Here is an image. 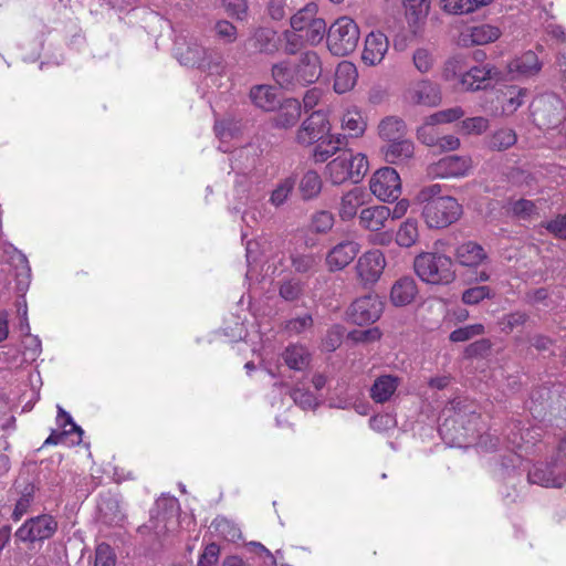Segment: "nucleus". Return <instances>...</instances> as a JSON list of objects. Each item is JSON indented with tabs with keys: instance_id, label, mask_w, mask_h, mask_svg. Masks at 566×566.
I'll return each instance as SVG.
<instances>
[{
	"instance_id": "obj_43",
	"label": "nucleus",
	"mask_w": 566,
	"mask_h": 566,
	"mask_svg": "<svg viewBox=\"0 0 566 566\" xmlns=\"http://www.w3.org/2000/svg\"><path fill=\"white\" fill-rule=\"evenodd\" d=\"M490 127V122L483 116L468 117L458 124V132L462 135H482Z\"/></svg>"
},
{
	"instance_id": "obj_1",
	"label": "nucleus",
	"mask_w": 566,
	"mask_h": 566,
	"mask_svg": "<svg viewBox=\"0 0 566 566\" xmlns=\"http://www.w3.org/2000/svg\"><path fill=\"white\" fill-rule=\"evenodd\" d=\"M368 168L366 155L344 149L326 164L324 175L333 186H340L347 181L358 184L367 174Z\"/></svg>"
},
{
	"instance_id": "obj_38",
	"label": "nucleus",
	"mask_w": 566,
	"mask_h": 566,
	"mask_svg": "<svg viewBox=\"0 0 566 566\" xmlns=\"http://www.w3.org/2000/svg\"><path fill=\"white\" fill-rule=\"evenodd\" d=\"M272 76L282 88L290 90L296 84H302L296 66L292 67L287 62L274 64L272 67Z\"/></svg>"
},
{
	"instance_id": "obj_16",
	"label": "nucleus",
	"mask_w": 566,
	"mask_h": 566,
	"mask_svg": "<svg viewBox=\"0 0 566 566\" xmlns=\"http://www.w3.org/2000/svg\"><path fill=\"white\" fill-rule=\"evenodd\" d=\"M346 145V135L339 133L332 134L329 132L312 146L311 159L315 164L328 163V159L340 150L343 151Z\"/></svg>"
},
{
	"instance_id": "obj_52",
	"label": "nucleus",
	"mask_w": 566,
	"mask_h": 566,
	"mask_svg": "<svg viewBox=\"0 0 566 566\" xmlns=\"http://www.w3.org/2000/svg\"><path fill=\"white\" fill-rule=\"evenodd\" d=\"M412 61L415 67L420 73L430 72L434 65L433 54L428 49L424 48H419L413 52Z\"/></svg>"
},
{
	"instance_id": "obj_19",
	"label": "nucleus",
	"mask_w": 566,
	"mask_h": 566,
	"mask_svg": "<svg viewBox=\"0 0 566 566\" xmlns=\"http://www.w3.org/2000/svg\"><path fill=\"white\" fill-rule=\"evenodd\" d=\"M527 479L533 484L545 488H562L566 482L565 474L556 464H538L530 470Z\"/></svg>"
},
{
	"instance_id": "obj_64",
	"label": "nucleus",
	"mask_w": 566,
	"mask_h": 566,
	"mask_svg": "<svg viewBox=\"0 0 566 566\" xmlns=\"http://www.w3.org/2000/svg\"><path fill=\"white\" fill-rule=\"evenodd\" d=\"M511 210L514 216L527 219L536 213V205L532 200L520 199L512 203Z\"/></svg>"
},
{
	"instance_id": "obj_2",
	"label": "nucleus",
	"mask_w": 566,
	"mask_h": 566,
	"mask_svg": "<svg viewBox=\"0 0 566 566\" xmlns=\"http://www.w3.org/2000/svg\"><path fill=\"white\" fill-rule=\"evenodd\" d=\"M417 276L428 284H449L455 279L453 260L442 253L421 252L413 260Z\"/></svg>"
},
{
	"instance_id": "obj_18",
	"label": "nucleus",
	"mask_w": 566,
	"mask_h": 566,
	"mask_svg": "<svg viewBox=\"0 0 566 566\" xmlns=\"http://www.w3.org/2000/svg\"><path fill=\"white\" fill-rule=\"evenodd\" d=\"M499 74L496 67L490 64L472 66L461 75L460 87L464 91L486 88L489 82Z\"/></svg>"
},
{
	"instance_id": "obj_25",
	"label": "nucleus",
	"mask_w": 566,
	"mask_h": 566,
	"mask_svg": "<svg viewBox=\"0 0 566 566\" xmlns=\"http://www.w3.org/2000/svg\"><path fill=\"white\" fill-rule=\"evenodd\" d=\"M418 294L416 281L411 276L398 279L390 290V301L395 306L410 304Z\"/></svg>"
},
{
	"instance_id": "obj_54",
	"label": "nucleus",
	"mask_w": 566,
	"mask_h": 566,
	"mask_svg": "<svg viewBox=\"0 0 566 566\" xmlns=\"http://www.w3.org/2000/svg\"><path fill=\"white\" fill-rule=\"evenodd\" d=\"M94 566H116V555L111 545L101 543L96 546Z\"/></svg>"
},
{
	"instance_id": "obj_46",
	"label": "nucleus",
	"mask_w": 566,
	"mask_h": 566,
	"mask_svg": "<svg viewBox=\"0 0 566 566\" xmlns=\"http://www.w3.org/2000/svg\"><path fill=\"white\" fill-rule=\"evenodd\" d=\"M295 181L293 178H285L281 182H279L275 189L272 191L270 197V202L275 206H282L292 193L294 189Z\"/></svg>"
},
{
	"instance_id": "obj_7",
	"label": "nucleus",
	"mask_w": 566,
	"mask_h": 566,
	"mask_svg": "<svg viewBox=\"0 0 566 566\" xmlns=\"http://www.w3.org/2000/svg\"><path fill=\"white\" fill-rule=\"evenodd\" d=\"M332 129L326 114L321 111L313 112L306 117L295 134V142L303 147H311L325 137Z\"/></svg>"
},
{
	"instance_id": "obj_3",
	"label": "nucleus",
	"mask_w": 566,
	"mask_h": 566,
	"mask_svg": "<svg viewBox=\"0 0 566 566\" xmlns=\"http://www.w3.org/2000/svg\"><path fill=\"white\" fill-rule=\"evenodd\" d=\"M463 214L462 205L451 196H440L428 201L422 217L430 229H444L455 223Z\"/></svg>"
},
{
	"instance_id": "obj_24",
	"label": "nucleus",
	"mask_w": 566,
	"mask_h": 566,
	"mask_svg": "<svg viewBox=\"0 0 566 566\" xmlns=\"http://www.w3.org/2000/svg\"><path fill=\"white\" fill-rule=\"evenodd\" d=\"M340 128L348 138L361 137L367 128V122L357 106L346 108L340 116Z\"/></svg>"
},
{
	"instance_id": "obj_42",
	"label": "nucleus",
	"mask_w": 566,
	"mask_h": 566,
	"mask_svg": "<svg viewBox=\"0 0 566 566\" xmlns=\"http://www.w3.org/2000/svg\"><path fill=\"white\" fill-rule=\"evenodd\" d=\"M318 7L315 2H308L291 17V28L296 32H303L312 21L316 20Z\"/></svg>"
},
{
	"instance_id": "obj_45",
	"label": "nucleus",
	"mask_w": 566,
	"mask_h": 566,
	"mask_svg": "<svg viewBox=\"0 0 566 566\" xmlns=\"http://www.w3.org/2000/svg\"><path fill=\"white\" fill-rule=\"evenodd\" d=\"M484 333H485L484 325L478 323V324L459 327V328L452 331L449 335V339L453 343H461V342H467V340L473 338L474 336L483 335Z\"/></svg>"
},
{
	"instance_id": "obj_21",
	"label": "nucleus",
	"mask_w": 566,
	"mask_h": 566,
	"mask_svg": "<svg viewBox=\"0 0 566 566\" xmlns=\"http://www.w3.org/2000/svg\"><path fill=\"white\" fill-rule=\"evenodd\" d=\"M501 35L497 27L491 24L473 25L464 29L460 34V42L465 45H484L496 41Z\"/></svg>"
},
{
	"instance_id": "obj_27",
	"label": "nucleus",
	"mask_w": 566,
	"mask_h": 566,
	"mask_svg": "<svg viewBox=\"0 0 566 566\" xmlns=\"http://www.w3.org/2000/svg\"><path fill=\"white\" fill-rule=\"evenodd\" d=\"M390 208L386 206H373L364 208L359 213V224L367 230L378 231L385 227L390 218Z\"/></svg>"
},
{
	"instance_id": "obj_28",
	"label": "nucleus",
	"mask_w": 566,
	"mask_h": 566,
	"mask_svg": "<svg viewBox=\"0 0 566 566\" xmlns=\"http://www.w3.org/2000/svg\"><path fill=\"white\" fill-rule=\"evenodd\" d=\"M357 78L358 72L355 64L349 61H342L335 71L334 91L337 94L352 91L356 85Z\"/></svg>"
},
{
	"instance_id": "obj_60",
	"label": "nucleus",
	"mask_w": 566,
	"mask_h": 566,
	"mask_svg": "<svg viewBox=\"0 0 566 566\" xmlns=\"http://www.w3.org/2000/svg\"><path fill=\"white\" fill-rule=\"evenodd\" d=\"M312 325V315L305 314L303 316H298L286 321L284 324V331L289 334L297 335L303 333L305 329L310 328Z\"/></svg>"
},
{
	"instance_id": "obj_63",
	"label": "nucleus",
	"mask_w": 566,
	"mask_h": 566,
	"mask_svg": "<svg viewBox=\"0 0 566 566\" xmlns=\"http://www.w3.org/2000/svg\"><path fill=\"white\" fill-rule=\"evenodd\" d=\"M220 547L216 543L208 544L199 557L198 566H218Z\"/></svg>"
},
{
	"instance_id": "obj_50",
	"label": "nucleus",
	"mask_w": 566,
	"mask_h": 566,
	"mask_svg": "<svg viewBox=\"0 0 566 566\" xmlns=\"http://www.w3.org/2000/svg\"><path fill=\"white\" fill-rule=\"evenodd\" d=\"M492 296V290L488 285H480L465 290L462 293V302L468 305H475Z\"/></svg>"
},
{
	"instance_id": "obj_17",
	"label": "nucleus",
	"mask_w": 566,
	"mask_h": 566,
	"mask_svg": "<svg viewBox=\"0 0 566 566\" xmlns=\"http://www.w3.org/2000/svg\"><path fill=\"white\" fill-rule=\"evenodd\" d=\"M388 49L389 41L386 34L380 31H373L365 39L361 60L366 65H378L384 60Z\"/></svg>"
},
{
	"instance_id": "obj_41",
	"label": "nucleus",
	"mask_w": 566,
	"mask_h": 566,
	"mask_svg": "<svg viewBox=\"0 0 566 566\" xmlns=\"http://www.w3.org/2000/svg\"><path fill=\"white\" fill-rule=\"evenodd\" d=\"M517 142V135L512 128H500L488 137V147L493 151H504Z\"/></svg>"
},
{
	"instance_id": "obj_30",
	"label": "nucleus",
	"mask_w": 566,
	"mask_h": 566,
	"mask_svg": "<svg viewBox=\"0 0 566 566\" xmlns=\"http://www.w3.org/2000/svg\"><path fill=\"white\" fill-rule=\"evenodd\" d=\"M507 67L511 73L528 77L536 75L541 71L542 63L535 52L526 51L513 59Z\"/></svg>"
},
{
	"instance_id": "obj_11",
	"label": "nucleus",
	"mask_w": 566,
	"mask_h": 566,
	"mask_svg": "<svg viewBox=\"0 0 566 566\" xmlns=\"http://www.w3.org/2000/svg\"><path fill=\"white\" fill-rule=\"evenodd\" d=\"M56 422L60 430H52L42 447L66 443L76 444L81 442L83 433L81 427L77 426L72 417L61 407H59Z\"/></svg>"
},
{
	"instance_id": "obj_59",
	"label": "nucleus",
	"mask_w": 566,
	"mask_h": 566,
	"mask_svg": "<svg viewBox=\"0 0 566 566\" xmlns=\"http://www.w3.org/2000/svg\"><path fill=\"white\" fill-rule=\"evenodd\" d=\"M464 116V111L460 106L447 108L430 115L431 120L437 124H449L461 119Z\"/></svg>"
},
{
	"instance_id": "obj_39",
	"label": "nucleus",
	"mask_w": 566,
	"mask_h": 566,
	"mask_svg": "<svg viewBox=\"0 0 566 566\" xmlns=\"http://www.w3.org/2000/svg\"><path fill=\"white\" fill-rule=\"evenodd\" d=\"M493 0H441V8L450 14H468L490 4Z\"/></svg>"
},
{
	"instance_id": "obj_48",
	"label": "nucleus",
	"mask_w": 566,
	"mask_h": 566,
	"mask_svg": "<svg viewBox=\"0 0 566 566\" xmlns=\"http://www.w3.org/2000/svg\"><path fill=\"white\" fill-rule=\"evenodd\" d=\"M303 32H305L303 36L305 38L306 43L316 45L323 40L325 35L326 23L324 19L317 18L316 20L312 21V23L307 25Z\"/></svg>"
},
{
	"instance_id": "obj_40",
	"label": "nucleus",
	"mask_w": 566,
	"mask_h": 566,
	"mask_svg": "<svg viewBox=\"0 0 566 566\" xmlns=\"http://www.w3.org/2000/svg\"><path fill=\"white\" fill-rule=\"evenodd\" d=\"M419 240L418 220L406 219L396 232V243L401 248H410Z\"/></svg>"
},
{
	"instance_id": "obj_35",
	"label": "nucleus",
	"mask_w": 566,
	"mask_h": 566,
	"mask_svg": "<svg viewBox=\"0 0 566 566\" xmlns=\"http://www.w3.org/2000/svg\"><path fill=\"white\" fill-rule=\"evenodd\" d=\"M415 146L410 139L401 138L388 144L385 148V158L390 164H400L413 156Z\"/></svg>"
},
{
	"instance_id": "obj_47",
	"label": "nucleus",
	"mask_w": 566,
	"mask_h": 566,
	"mask_svg": "<svg viewBox=\"0 0 566 566\" xmlns=\"http://www.w3.org/2000/svg\"><path fill=\"white\" fill-rule=\"evenodd\" d=\"M334 226V216L332 212L321 210L315 212L311 219V230L316 233H327Z\"/></svg>"
},
{
	"instance_id": "obj_32",
	"label": "nucleus",
	"mask_w": 566,
	"mask_h": 566,
	"mask_svg": "<svg viewBox=\"0 0 566 566\" xmlns=\"http://www.w3.org/2000/svg\"><path fill=\"white\" fill-rule=\"evenodd\" d=\"M250 98L256 107L265 112H272L280 105L276 90L269 85L253 86L250 91Z\"/></svg>"
},
{
	"instance_id": "obj_57",
	"label": "nucleus",
	"mask_w": 566,
	"mask_h": 566,
	"mask_svg": "<svg viewBox=\"0 0 566 566\" xmlns=\"http://www.w3.org/2000/svg\"><path fill=\"white\" fill-rule=\"evenodd\" d=\"M381 331L378 327L367 329H354L348 333V338L354 343H373L381 338Z\"/></svg>"
},
{
	"instance_id": "obj_36",
	"label": "nucleus",
	"mask_w": 566,
	"mask_h": 566,
	"mask_svg": "<svg viewBox=\"0 0 566 566\" xmlns=\"http://www.w3.org/2000/svg\"><path fill=\"white\" fill-rule=\"evenodd\" d=\"M323 188V180L321 175L310 169L303 174L300 184L298 191L303 200H312L319 196Z\"/></svg>"
},
{
	"instance_id": "obj_58",
	"label": "nucleus",
	"mask_w": 566,
	"mask_h": 566,
	"mask_svg": "<svg viewBox=\"0 0 566 566\" xmlns=\"http://www.w3.org/2000/svg\"><path fill=\"white\" fill-rule=\"evenodd\" d=\"M303 293V285L296 280L283 281L279 289V294L285 301H295Z\"/></svg>"
},
{
	"instance_id": "obj_6",
	"label": "nucleus",
	"mask_w": 566,
	"mask_h": 566,
	"mask_svg": "<svg viewBox=\"0 0 566 566\" xmlns=\"http://www.w3.org/2000/svg\"><path fill=\"white\" fill-rule=\"evenodd\" d=\"M387 265L385 254L379 249L364 252L355 265L357 280L365 286L377 283Z\"/></svg>"
},
{
	"instance_id": "obj_9",
	"label": "nucleus",
	"mask_w": 566,
	"mask_h": 566,
	"mask_svg": "<svg viewBox=\"0 0 566 566\" xmlns=\"http://www.w3.org/2000/svg\"><path fill=\"white\" fill-rule=\"evenodd\" d=\"M473 167L471 156L450 155L442 157L428 167V174L433 178L450 179L469 176Z\"/></svg>"
},
{
	"instance_id": "obj_4",
	"label": "nucleus",
	"mask_w": 566,
	"mask_h": 566,
	"mask_svg": "<svg viewBox=\"0 0 566 566\" xmlns=\"http://www.w3.org/2000/svg\"><path fill=\"white\" fill-rule=\"evenodd\" d=\"M358 41V25L348 17L337 19L328 29L327 48L333 55L346 56L350 54L355 51Z\"/></svg>"
},
{
	"instance_id": "obj_51",
	"label": "nucleus",
	"mask_w": 566,
	"mask_h": 566,
	"mask_svg": "<svg viewBox=\"0 0 566 566\" xmlns=\"http://www.w3.org/2000/svg\"><path fill=\"white\" fill-rule=\"evenodd\" d=\"M542 227L555 239L566 240V213H559L552 220L543 222Z\"/></svg>"
},
{
	"instance_id": "obj_26",
	"label": "nucleus",
	"mask_w": 566,
	"mask_h": 566,
	"mask_svg": "<svg viewBox=\"0 0 566 566\" xmlns=\"http://www.w3.org/2000/svg\"><path fill=\"white\" fill-rule=\"evenodd\" d=\"M252 48L261 53L274 54L281 46V36L269 28H259L250 39Z\"/></svg>"
},
{
	"instance_id": "obj_61",
	"label": "nucleus",
	"mask_w": 566,
	"mask_h": 566,
	"mask_svg": "<svg viewBox=\"0 0 566 566\" xmlns=\"http://www.w3.org/2000/svg\"><path fill=\"white\" fill-rule=\"evenodd\" d=\"M226 12L238 20H244L248 15L247 0H222Z\"/></svg>"
},
{
	"instance_id": "obj_10",
	"label": "nucleus",
	"mask_w": 566,
	"mask_h": 566,
	"mask_svg": "<svg viewBox=\"0 0 566 566\" xmlns=\"http://www.w3.org/2000/svg\"><path fill=\"white\" fill-rule=\"evenodd\" d=\"M384 304L374 294L356 298L347 310L348 319L357 325L374 323L381 316Z\"/></svg>"
},
{
	"instance_id": "obj_33",
	"label": "nucleus",
	"mask_w": 566,
	"mask_h": 566,
	"mask_svg": "<svg viewBox=\"0 0 566 566\" xmlns=\"http://www.w3.org/2000/svg\"><path fill=\"white\" fill-rule=\"evenodd\" d=\"M301 113L300 102L295 98H287L275 115L274 125L279 128H290L298 122Z\"/></svg>"
},
{
	"instance_id": "obj_29",
	"label": "nucleus",
	"mask_w": 566,
	"mask_h": 566,
	"mask_svg": "<svg viewBox=\"0 0 566 566\" xmlns=\"http://www.w3.org/2000/svg\"><path fill=\"white\" fill-rule=\"evenodd\" d=\"M400 385V378L394 375H381L377 377L370 387V398L376 403L387 402Z\"/></svg>"
},
{
	"instance_id": "obj_56",
	"label": "nucleus",
	"mask_w": 566,
	"mask_h": 566,
	"mask_svg": "<svg viewBox=\"0 0 566 566\" xmlns=\"http://www.w3.org/2000/svg\"><path fill=\"white\" fill-rule=\"evenodd\" d=\"M528 319V315L524 312H513L504 315L499 324L505 333H511L514 328L523 326Z\"/></svg>"
},
{
	"instance_id": "obj_44",
	"label": "nucleus",
	"mask_w": 566,
	"mask_h": 566,
	"mask_svg": "<svg viewBox=\"0 0 566 566\" xmlns=\"http://www.w3.org/2000/svg\"><path fill=\"white\" fill-rule=\"evenodd\" d=\"M437 123L428 116L426 122L417 129V138L426 146L436 148L440 134Z\"/></svg>"
},
{
	"instance_id": "obj_20",
	"label": "nucleus",
	"mask_w": 566,
	"mask_h": 566,
	"mask_svg": "<svg viewBox=\"0 0 566 566\" xmlns=\"http://www.w3.org/2000/svg\"><path fill=\"white\" fill-rule=\"evenodd\" d=\"M368 198L369 195L360 187H355L343 193L338 205L340 220H353L357 216L358 209L366 205Z\"/></svg>"
},
{
	"instance_id": "obj_12",
	"label": "nucleus",
	"mask_w": 566,
	"mask_h": 566,
	"mask_svg": "<svg viewBox=\"0 0 566 566\" xmlns=\"http://www.w3.org/2000/svg\"><path fill=\"white\" fill-rule=\"evenodd\" d=\"M405 99L411 105L434 107L441 103V90L438 84L429 80H420L409 86Z\"/></svg>"
},
{
	"instance_id": "obj_49",
	"label": "nucleus",
	"mask_w": 566,
	"mask_h": 566,
	"mask_svg": "<svg viewBox=\"0 0 566 566\" xmlns=\"http://www.w3.org/2000/svg\"><path fill=\"white\" fill-rule=\"evenodd\" d=\"M282 36L285 41L284 52L289 55H294L302 50L304 44L306 43L305 38L301 32H296L292 30H285L282 33Z\"/></svg>"
},
{
	"instance_id": "obj_14",
	"label": "nucleus",
	"mask_w": 566,
	"mask_h": 566,
	"mask_svg": "<svg viewBox=\"0 0 566 566\" xmlns=\"http://www.w3.org/2000/svg\"><path fill=\"white\" fill-rule=\"evenodd\" d=\"M360 245L356 241L346 240L334 245L326 254L325 262L331 272L348 266L359 253Z\"/></svg>"
},
{
	"instance_id": "obj_53",
	"label": "nucleus",
	"mask_w": 566,
	"mask_h": 566,
	"mask_svg": "<svg viewBox=\"0 0 566 566\" xmlns=\"http://www.w3.org/2000/svg\"><path fill=\"white\" fill-rule=\"evenodd\" d=\"M464 60L461 56H453L449 59L443 66V78L447 81H453L455 78L461 80V75L464 71Z\"/></svg>"
},
{
	"instance_id": "obj_22",
	"label": "nucleus",
	"mask_w": 566,
	"mask_h": 566,
	"mask_svg": "<svg viewBox=\"0 0 566 566\" xmlns=\"http://www.w3.org/2000/svg\"><path fill=\"white\" fill-rule=\"evenodd\" d=\"M454 260L461 266L476 268L488 260V253L481 244L467 241L457 247Z\"/></svg>"
},
{
	"instance_id": "obj_5",
	"label": "nucleus",
	"mask_w": 566,
	"mask_h": 566,
	"mask_svg": "<svg viewBox=\"0 0 566 566\" xmlns=\"http://www.w3.org/2000/svg\"><path fill=\"white\" fill-rule=\"evenodd\" d=\"M57 531V522L50 514L27 520L15 532L21 542L34 543L51 538Z\"/></svg>"
},
{
	"instance_id": "obj_13",
	"label": "nucleus",
	"mask_w": 566,
	"mask_h": 566,
	"mask_svg": "<svg viewBox=\"0 0 566 566\" xmlns=\"http://www.w3.org/2000/svg\"><path fill=\"white\" fill-rule=\"evenodd\" d=\"M213 51L205 49L197 42H189L176 49V56L182 65L203 70H210L213 64H219L213 60Z\"/></svg>"
},
{
	"instance_id": "obj_55",
	"label": "nucleus",
	"mask_w": 566,
	"mask_h": 566,
	"mask_svg": "<svg viewBox=\"0 0 566 566\" xmlns=\"http://www.w3.org/2000/svg\"><path fill=\"white\" fill-rule=\"evenodd\" d=\"M291 263L295 272L305 274L314 271L317 259L314 254H295L292 256Z\"/></svg>"
},
{
	"instance_id": "obj_8",
	"label": "nucleus",
	"mask_w": 566,
	"mask_h": 566,
	"mask_svg": "<svg viewBox=\"0 0 566 566\" xmlns=\"http://www.w3.org/2000/svg\"><path fill=\"white\" fill-rule=\"evenodd\" d=\"M369 188L381 201H394L401 195V180L394 168L384 167L373 175Z\"/></svg>"
},
{
	"instance_id": "obj_23",
	"label": "nucleus",
	"mask_w": 566,
	"mask_h": 566,
	"mask_svg": "<svg viewBox=\"0 0 566 566\" xmlns=\"http://www.w3.org/2000/svg\"><path fill=\"white\" fill-rule=\"evenodd\" d=\"M296 70L302 85L316 82L322 75V61L317 52L313 50L302 52Z\"/></svg>"
},
{
	"instance_id": "obj_62",
	"label": "nucleus",
	"mask_w": 566,
	"mask_h": 566,
	"mask_svg": "<svg viewBox=\"0 0 566 566\" xmlns=\"http://www.w3.org/2000/svg\"><path fill=\"white\" fill-rule=\"evenodd\" d=\"M492 348V343L488 338H481L476 342L471 343L464 349V356L467 358L483 357L489 354Z\"/></svg>"
},
{
	"instance_id": "obj_31",
	"label": "nucleus",
	"mask_w": 566,
	"mask_h": 566,
	"mask_svg": "<svg viewBox=\"0 0 566 566\" xmlns=\"http://www.w3.org/2000/svg\"><path fill=\"white\" fill-rule=\"evenodd\" d=\"M501 103L500 113H504L505 116L514 114L524 103L526 96V90L516 85H505L500 88Z\"/></svg>"
},
{
	"instance_id": "obj_37",
	"label": "nucleus",
	"mask_w": 566,
	"mask_h": 566,
	"mask_svg": "<svg viewBox=\"0 0 566 566\" xmlns=\"http://www.w3.org/2000/svg\"><path fill=\"white\" fill-rule=\"evenodd\" d=\"M378 130L379 136L390 144L405 137L407 126L401 118L389 116L380 122Z\"/></svg>"
},
{
	"instance_id": "obj_34",
	"label": "nucleus",
	"mask_w": 566,
	"mask_h": 566,
	"mask_svg": "<svg viewBox=\"0 0 566 566\" xmlns=\"http://www.w3.org/2000/svg\"><path fill=\"white\" fill-rule=\"evenodd\" d=\"M285 365L293 370L301 371L308 367L311 354L303 345L293 344L285 348L282 354Z\"/></svg>"
},
{
	"instance_id": "obj_15",
	"label": "nucleus",
	"mask_w": 566,
	"mask_h": 566,
	"mask_svg": "<svg viewBox=\"0 0 566 566\" xmlns=\"http://www.w3.org/2000/svg\"><path fill=\"white\" fill-rule=\"evenodd\" d=\"M402 4L409 32L413 36H420L430 12L431 0H402Z\"/></svg>"
}]
</instances>
